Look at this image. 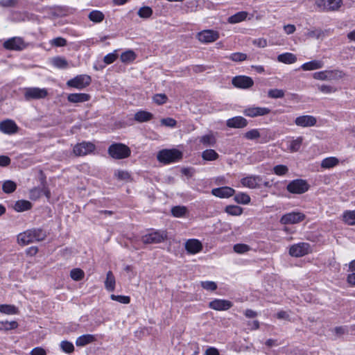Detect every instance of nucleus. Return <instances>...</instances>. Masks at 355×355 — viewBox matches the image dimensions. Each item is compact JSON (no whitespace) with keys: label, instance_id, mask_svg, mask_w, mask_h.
<instances>
[{"label":"nucleus","instance_id":"obj_2","mask_svg":"<svg viewBox=\"0 0 355 355\" xmlns=\"http://www.w3.org/2000/svg\"><path fill=\"white\" fill-rule=\"evenodd\" d=\"M182 157V152L175 148L162 150L159 151L157 155L158 161L164 164L176 162Z\"/></svg>","mask_w":355,"mask_h":355},{"label":"nucleus","instance_id":"obj_17","mask_svg":"<svg viewBox=\"0 0 355 355\" xmlns=\"http://www.w3.org/2000/svg\"><path fill=\"white\" fill-rule=\"evenodd\" d=\"M316 118L311 115L300 116L295 120V123L297 126L303 128L314 126L316 124Z\"/></svg>","mask_w":355,"mask_h":355},{"label":"nucleus","instance_id":"obj_11","mask_svg":"<svg viewBox=\"0 0 355 355\" xmlns=\"http://www.w3.org/2000/svg\"><path fill=\"white\" fill-rule=\"evenodd\" d=\"M197 38L200 42L211 43L219 38V34L214 30H204L198 33Z\"/></svg>","mask_w":355,"mask_h":355},{"label":"nucleus","instance_id":"obj_12","mask_svg":"<svg viewBox=\"0 0 355 355\" xmlns=\"http://www.w3.org/2000/svg\"><path fill=\"white\" fill-rule=\"evenodd\" d=\"M95 146L92 143L83 141L75 145L73 150L76 156H84L93 152Z\"/></svg>","mask_w":355,"mask_h":355},{"label":"nucleus","instance_id":"obj_46","mask_svg":"<svg viewBox=\"0 0 355 355\" xmlns=\"http://www.w3.org/2000/svg\"><path fill=\"white\" fill-rule=\"evenodd\" d=\"M137 14L141 18H149L153 14V10L148 6H144L138 10Z\"/></svg>","mask_w":355,"mask_h":355},{"label":"nucleus","instance_id":"obj_39","mask_svg":"<svg viewBox=\"0 0 355 355\" xmlns=\"http://www.w3.org/2000/svg\"><path fill=\"white\" fill-rule=\"evenodd\" d=\"M327 80H337L343 76V72L339 70H325Z\"/></svg>","mask_w":355,"mask_h":355},{"label":"nucleus","instance_id":"obj_18","mask_svg":"<svg viewBox=\"0 0 355 355\" xmlns=\"http://www.w3.org/2000/svg\"><path fill=\"white\" fill-rule=\"evenodd\" d=\"M185 249L190 254H196L202 250V245L198 239H189L185 243Z\"/></svg>","mask_w":355,"mask_h":355},{"label":"nucleus","instance_id":"obj_61","mask_svg":"<svg viewBox=\"0 0 355 355\" xmlns=\"http://www.w3.org/2000/svg\"><path fill=\"white\" fill-rule=\"evenodd\" d=\"M18 3V0H0V6L3 8L15 7Z\"/></svg>","mask_w":355,"mask_h":355},{"label":"nucleus","instance_id":"obj_22","mask_svg":"<svg viewBox=\"0 0 355 355\" xmlns=\"http://www.w3.org/2000/svg\"><path fill=\"white\" fill-rule=\"evenodd\" d=\"M89 99V94L84 93L70 94L67 96L68 101L73 103H84L88 101Z\"/></svg>","mask_w":355,"mask_h":355},{"label":"nucleus","instance_id":"obj_63","mask_svg":"<svg viewBox=\"0 0 355 355\" xmlns=\"http://www.w3.org/2000/svg\"><path fill=\"white\" fill-rule=\"evenodd\" d=\"M313 78L320 80H327L325 71L315 72L313 74Z\"/></svg>","mask_w":355,"mask_h":355},{"label":"nucleus","instance_id":"obj_13","mask_svg":"<svg viewBox=\"0 0 355 355\" xmlns=\"http://www.w3.org/2000/svg\"><path fill=\"white\" fill-rule=\"evenodd\" d=\"M241 184L250 189L259 188L262 185V178L260 175H248L241 180Z\"/></svg>","mask_w":355,"mask_h":355},{"label":"nucleus","instance_id":"obj_30","mask_svg":"<svg viewBox=\"0 0 355 355\" xmlns=\"http://www.w3.org/2000/svg\"><path fill=\"white\" fill-rule=\"evenodd\" d=\"M199 141L205 146H214L216 142V139L213 133H209L200 137Z\"/></svg>","mask_w":355,"mask_h":355},{"label":"nucleus","instance_id":"obj_33","mask_svg":"<svg viewBox=\"0 0 355 355\" xmlns=\"http://www.w3.org/2000/svg\"><path fill=\"white\" fill-rule=\"evenodd\" d=\"M202 157L206 161H214L219 157V155L213 149H207L202 153Z\"/></svg>","mask_w":355,"mask_h":355},{"label":"nucleus","instance_id":"obj_25","mask_svg":"<svg viewBox=\"0 0 355 355\" xmlns=\"http://www.w3.org/2000/svg\"><path fill=\"white\" fill-rule=\"evenodd\" d=\"M96 338L94 335L85 334L79 336L76 340V345L78 347H83L87 344L95 341Z\"/></svg>","mask_w":355,"mask_h":355},{"label":"nucleus","instance_id":"obj_20","mask_svg":"<svg viewBox=\"0 0 355 355\" xmlns=\"http://www.w3.org/2000/svg\"><path fill=\"white\" fill-rule=\"evenodd\" d=\"M226 125L229 128H243L248 125V121L243 116H234L227 121Z\"/></svg>","mask_w":355,"mask_h":355},{"label":"nucleus","instance_id":"obj_36","mask_svg":"<svg viewBox=\"0 0 355 355\" xmlns=\"http://www.w3.org/2000/svg\"><path fill=\"white\" fill-rule=\"evenodd\" d=\"M104 14L99 10H92L88 15V18L95 23L101 22L104 19Z\"/></svg>","mask_w":355,"mask_h":355},{"label":"nucleus","instance_id":"obj_60","mask_svg":"<svg viewBox=\"0 0 355 355\" xmlns=\"http://www.w3.org/2000/svg\"><path fill=\"white\" fill-rule=\"evenodd\" d=\"M42 189L37 187H34L30 190V198L31 200L38 199L42 194Z\"/></svg>","mask_w":355,"mask_h":355},{"label":"nucleus","instance_id":"obj_44","mask_svg":"<svg viewBox=\"0 0 355 355\" xmlns=\"http://www.w3.org/2000/svg\"><path fill=\"white\" fill-rule=\"evenodd\" d=\"M85 273L83 270L80 268H74L70 272V277L75 281H80L83 279Z\"/></svg>","mask_w":355,"mask_h":355},{"label":"nucleus","instance_id":"obj_26","mask_svg":"<svg viewBox=\"0 0 355 355\" xmlns=\"http://www.w3.org/2000/svg\"><path fill=\"white\" fill-rule=\"evenodd\" d=\"M116 280L112 271H108L105 281V288L108 291H114L115 289Z\"/></svg>","mask_w":355,"mask_h":355},{"label":"nucleus","instance_id":"obj_62","mask_svg":"<svg viewBox=\"0 0 355 355\" xmlns=\"http://www.w3.org/2000/svg\"><path fill=\"white\" fill-rule=\"evenodd\" d=\"M31 355H46V352L42 347H37L31 350Z\"/></svg>","mask_w":355,"mask_h":355},{"label":"nucleus","instance_id":"obj_49","mask_svg":"<svg viewBox=\"0 0 355 355\" xmlns=\"http://www.w3.org/2000/svg\"><path fill=\"white\" fill-rule=\"evenodd\" d=\"M110 298L116 301L121 304H129L130 302V298L129 296H125V295H111Z\"/></svg>","mask_w":355,"mask_h":355},{"label":"nucleus","instance_id":"obj_56","mask_svg":"<svg viewBox=\"0 0 355 355\" xmlns=\"http://www.w3.org/2000/svg\"><path fill=\"white\" fill-rule=\"evenodd\" d=\"M230 58L234 62H241L246 60L247 55L243 53H234L230 55Z\"/></svg>","mask_w":355,"mask_h":355},{"label":"nucleus","instance_id":"obj_4","mask_svg":"<svg viewBox=\"0 0 355 355\" xmlns=\"http://www.w3.org/2000/svg\"><path fill=\"white\" fill-rule=\"evenodd\" d=\"M168 237L165 230H153L141 237L144 244H157L164 242Z\"/></svg>","mask_w":355,"mask_h":355},{"label":"nucleus","instance_id":"obj_59","mask_svg":"<svg viewBox=\"0 0 355 355\" xmlns=\"http://www.w3.org/2000/svg\"><path fill=\"white\" fill-rule=\"evenodd\" d=\"M117 57H118V55L116 53V51H114V52L106 55L104 57L103 60H104L105 63H106L107 64H112V62H114L115 61V60L117 58Z\"/></svg>","mask_w":355,"mask_h":355},{"label":"nucleus","instance_id":"obj_7","mask_svg":"<svg viewBox=\"0 0 355 355\" xmlns=\"http://www.w3.org/2000/svg\"><path fill=\"white\" fill-rule=\"evenodd\" d=\"M92 82V78L86 74L78 75L67 82V85L78 89H83L89 86Z\"/></svg>","mask_w":355,"mask_h":355},{"label":"nucleus","instance_id":"obj_35","mask_svg":"<svg viewBox=\"0 0 355 355\" xmlns=\"http://www.w3.org/2000/svg\"><path fill=\"white\" fill-rule=\"evenodd\" d=\"M17 189V184L12 180H6L2 184V190L6 193H13Z\"/></svg>","mask_w":355,"mask_h":355},{"label":"nucleus","instance_id":"obj_1","mask_svg":"<svg viewBox=\"0 0 355 355\" xmlns=\"http://www.w3.org/2000/svg\"><path fill=\"white\" fill-rule=\"evenodd\" d=\"M46 237V234L43 230L33 228L19 234L17 242L21 245H26L31 243L42 241Z\"/></svg>","mask_w":355,"mask_h":355},{"label":"nucleus","instance_id":"obj_5","mask_svg":"<svg viewBox=\"0 0 355 355\" xmlns=\"http://www.w3.org/2000/svg\"><path fill=\"white\" fill-rule=\"evenodd\" d=\"M48 91L45 88L26 87L24 89V97L27 101L45 98Z\"/></svg>","mask_w":355,"mask_h":355},{"label":"nucleus","instance_id":"obj_9","mask_svg":"<svg viewBox=\"0 0 355 355\" xmlns=\"http://www.w3.org/2000/svg\"><path fill=\"white\" fill-rule=\"evenodd\" d=\"M341 0H315V6L320 10L330 11L338 10Z\"/></svg>","mask_w":355,"mask_h":355},{"label":"nucleus","instance_id":"obj_55","mask_svg":"<svg viewBox=\"0 0 355 355\" xmlns=\"http://www.w3.org/2000/svg\"><path fill=\"white\" fill-rule=\"evenodd\" d=\"M168 98L164 94H157L153 96V101L157 105H162L165 103Z\"/></svg>","mask_w":355,"mask_h":355},{"label":"nucleus","instance_id":"obj_14","mask_svg":"<svg viewBox=\"0 0 355 355\" xmlns=\"http://www.w3.org/2000/svg\"><path fill=\"white\" fill-rule=\"evenodd\" d=\"M232 83L234 87L244 89L250 88L254 85L253 80L250 77L245 76H236L233 78Z\"/></svg>","mask_w":355,"mask_h":355},{"label":"nucleus","instance_id":"obj_6","mask_svg":"<svg viewBox=\"0 0 355 355\" xmlns=\"http://www.w3.org/2000/svg\"><path fill=\"white\" fill-rule=\"evenodd\" d=\"M309 189L307 181L302 179H296L290 182L286 186L288 192L294 194H302Z\"/></svg>","mask_w":355,"mask_h":355},{"label":"nucleus","instance_id":"obj_64","mask_svg":"<svg viewBox=\"0 0 355 355\" xmlns=\"http://www.w3.org/2000/svg\"><path fill=\"white\" fill-rule=\"evenodd\" d=\"M10 163V159L9 157L6 155H0V166H7Z\"/></svg>","mask_w":355,"mask_h":355},{"label":"nucleus","instance_id":"obj_31","mask_svg":"<svg viewBox=\"0 0 355 355\" xmlns=\"http://www.w3.org/2000/svg\"><path fill=\"white\" fill-rule=\"evenodd\" d=\"M339 163V160L338 158L335 157H329L324 159L321 162V167L323 168H331Z\"/></svg>","mask_w":355,"mask_h":355},{"label":"nucleus","instance_id":"obj_51","mask_svg":"<svg viewBox=\"0 0 355 355\" xmlns=\"http://www.w3.org/2000/svg\"><path fill=\"white\" fill-rule=\"evenodd\" d=\"M53 64L60 69H64L67 67V62L66 60L61 58H54L52 60Z\"/></svg>","mask_w":355,"mask_h":355},{"label":"nucleus","instance_id":"obj_29","mask_svg":"<svg viewBox=\"0 0 355 355\" xmlns=\"http://www.w3.org/2000/svg\"><path fill=\"white\" fill-rule=\"evenodd\" d=\"M248 15V13L245 11H240V12H238L236 14L230 16L228 18L227 21L230 24L239 23V22L244 21L247 18Z\"/></svg>","mask_w":355,"mask_h":355},{"label":"nucleus","instance_id":"obj_27","mask_svg":"<svg viewBox=\"0 0 355 355\" xmlns=\"http://www.w3.org/2000/svg\"><path fill=\"white\" fill-rule=\"evenodd\" d=\"M153 115L147 111L140 110L135 113V120L139 122H146L152 119Z\"/></svg>","mask_w":355,"mask_h":355},{"label":"nucleus","instance_id":"obj_37","mask_svg":"<svg viewBox=\"0 0 355 355\" xmlns=\"http://www.w3.org/2000/svg\"><path fill=\"white\" fill-rule=\"evenodd\" d=\"M0 312L5 314L12 315L18 312L17 308L14 305L1 304Z\"/></svg>","mask_w":355,"mask_h":355},{"label":"nucleus","instance_id":"obj_43","mask_svg":"<svg viewBox=\"0 0 355 355\" xmlns=\"http://www.w3.org/2000/svg\"><path fill=\"white\" fill-rule=\"evenodd\" d=\"M225 211L232 216H239L243 213V209L237 205H228L225 207Z\"/></svg>","mask_w":355,"mask_h":355},{"label":"nucleus","instance_id":"obj_3","mask_svg":"<svg viewBox=\"0 0 355 355\" xmlns=\"http://www.w3.org/2000/svg\"><path fill=\"white\" fill-rule=\"evenodd\" d=\"M109 155L116 159L127 158L130 155V148L121 143L112 144L108 148Z\"/></svg>","mask_w":355,"mask_h":355},{"label":"nucleus","instance_id":"obj_10","mask_svg":"<svg viewBox=\"0 0 355 355\" xmlns=\"http://www.w3.org/2000/svg\"><path fill=\"white\" fill-rule=\"evenodd\" d=\"M310 251V245L307 243H299L291 246L289 254L294 257H300L307 254Z\"/></svg>","mask_w":355,"mask_h":355},{"label":"nucleus","instance_id":"obj_57","mask_svg":"<svg viewBox=\"0 0 355 355\" xmlns=\"http://www.w3.org/2000/svg\"><path fill=\"white\" fill-rule=\"evenodd\" d=\"M160 122L162 125L170 127V128L175 127L177 123L176 121L174 119L171 118V117L162 119H161Z\"/></svg>","mask_w":355,"mask_h":355},{"label":"nucleus","instance_id":"obj_53","mask_svg":"<svg viewBox=\"0 0 355 355\" xmlns=\"http://www.w3.org/2000/svg\"><path fill=\"white\" fill-rule=\"evenodd\" d=\"M201 286L207 291H215L217 288V284L212 281L201 282Z\"/></svg>","mask_w":355,"mask_h":355},{"label":"nucleus","instance_id":"obj_52","mask_svg":"<svg viewBox=\"0 0 355 355\" xmlns=\"http://www.w3.org/2000/svg\"><path fill=\"white\" fill-rule=\"evenodd\" d=\"M288 171V168L286 166L279 164L274 166L273 172L277 175H286Z\"/></svg>","mask_w":355,"mask_h":355},{"label":"nucleus","instance_id":"obj_16","mask_svg":"<svg viewBox=\"0 0 355 355\" xmlns=\"http://www.w3.org/2000/svg\"><path fill=\"white\" fill-rule=\"evenodd\" d=\"M270 110L268 107H250L243 110V114L250 117H256L268 114Z\"/></svg>","mask_w":355,"mask_h":355},{"label":"nucleus","instance_id":"obj_38","mask_svg":"<svg viewBox=\"0 0 355 355\" xmlns=\"http://www.w3.org/2000/svg\"><path fill=\"white\" fill-rule=\"evenodd\" d=\"M234 200L239 204L248 205L250 202V197L245 193H239L234 196Z\"/></svg>","mask_w":355,"mask_h":355},{"label":"nucleus","instance_id":"obj_32","mask_svg":"<svg viewBox=\"0 0 355 355\" xmlns=\"http://www.w3.org/2000/svg\"><path fill=\"white\" fill-rule=\"evenodd\" d=\"M303 137H298L295 139H293L290 141L288 149L291 153L297 152L302 144L303 142Z\"/></svg>","mask_w":355,"mask_h":355},{"label":"nucleus","instance_id":"obj_34","mask_svg":"<svg viewBox=\"0 0 355 355\" xmlns=\"http://www.w3.org/2000/svg\"><path fill=\"white\" fill-rule=\"evenodd\" d=\"M136 58V55L133 51L128 50L121 53L120 59L123 63H130Z\"/></svg>","mask_w":355,"mask_h":355},{"label":"nucleus","instance_id":"obj_48","mask_svg":"<svg viewBox=\"0 0 355 355\" xmlns=\"http://www.w3.org/2000/svg\"><path fill=\"white\" fill-rule=\"evenodd\" d=\"M244 137L249 140L257 139L260 137V133L259 130L252 129L246 132L244 135Z\"/></svg>","mask_w":355,"mask_h":355},{"label":"nucleus","instance_id":"obj_8","mask_svg":"<svg viewBox=\"0 0 355 355\" xmlns=\"http://www.w3.org/2000/svg\"><path fill=\"white\" fill-rule=\"evenodd\" d=\"M305 215L300 211H292L284 214L280 218V223L283 225L296 224L305 219Z\"/></svg>","mask_w":355,"mask_h":355},{"label":"nucleus","instance_id":"obj_23","mask_svg":"<svg viewBox=\"0 0 355 355\" xmlns=\"http://www.w3.org/2000/svg\"><path fill=\"white\" fill-rule=\"evenodd\" d=\"M324 67V62L322 60H313L310 62L304 63L301 66V69L304 71H312L321 69Z\"/></svg>","mask_w":355,"mask_h":355},{"label":"nucleus","instance_id":"obj_58","mask_svg":"<svg viewBox=\"0 0 355 355\" xmlns=\"http://www.w3.org/2000/svg\"><path fill=\"white\" fill-rule=\"evenodd\" d=\"M114 175L120 180H128L130 179V174L125 171L118 170L115 171Z\"/></svg>","mask_w":355,"mask_h":355},{"label":"nucleus","instance_id":"obj_42","mask_svg":"<svg viewBox=\"0 0 355 355\" xmlns=\"http://www.w3.org/2000/svg\"><path fill=\"white\" fill-rule=\"evenodd\" d=\"M187 211V209L184 206H175L171 209L172 215L175 217H182Z\"/></svg>","mask_w":355,"mask_h":355},{"label":"nucleus","instance_id":"obj_41","mask_svg":"<svg viewBox=\"0 0 355 355\" xmlns=\"http://www.w3.org/2000/svg\"><path fill=\"white\" fill-rule=\"evenodd\" d=\"M343 220L347 225L355 224V211H346L343 214Z\"/></svg>","mask_w":355,"mask_h":355},{"label":"nucleus","instance_id":"obj_40","mask_svg":"<svg viewBox=\"0 0 355 355\" xmlns=\"http://www.w3.org/2000/svg\"><path fill=\"white\" fill-rule=\"evenodd\" d=\"M18 324L16 321H0V331H8L15 329Z\"/></svg>","mask_w":355,"mask_h":355},{"label":"nucleus","instance_id":"obj_21","mask_svg":"<svg viewBox=\"0 0 355 355\" xmlns=\"http://www.w3.org/2000/svg\"><path fill=\"white\" fill-rule=\"evenodd\" d=\"M0 130L6 134H13L17 130V124L12 120H5L0 123Z\"/></svg>","mask_w":355,"mask_h":355},{"label":"nucleus","instance_id":"obj_19","mask_svg":"<svg viewBox=\"0 0 355 355\" xmlns=\"http://www.w3.org/2000/svg\"><path fill=\"white\" fill-rule=\"evenodd\" d=\"M235 190L229 187L215 188L211 190V193L218 198H229L234 196Z\"/></svg>","mask_w":355,"mask_h":355},{"label":"nucleus","instance_id":"obj_24","mask_svg":"<svg viewBox=\"0 0 355 355\" xmlns=\"http://www.w3.org/2000/svg\"><path fill=\"white\" fill-rule=\"evenodd\" d=\"M31 207V202L26 200H17L13 206L14 209L18 212L29 210Z\"/></svg>","mask_w":355,"mask_h":355},{"label":"nucleus","instance_id":"obj_45","mask_svg":"<svg viewBox=\"0 0 355 355\" xmlns=\"http://www.w3.org/2000/svg\"><path fill=\"white\" fill-rule=\"evenodd\" d=\"M285 95L283 89H272L268 90V96L271 98H281Z\"/></svg>","mask_w":355,"mask_h":355},{"label":"nucleus","instance_id":"obj_50","mask_svg":"<svg viewBox=\"0 0 355 355\" xmlns=\"http://www.w3.org/2000/svg\"><path fill=\"white\" fill-rule=\"evenodd\" d=\"M250 250L249 245L243 243H238L234 245V250L239 254H243Z\"/></svg>","mask_w":355,"mask_h":355},{"label":"nucleus","instance_id":"obj_54","mask_svg":"<svg viewBox=\"0 0 355 355\" xmlns=\"http://www.w3.org/2000/svg\"><path fill=\"white\" fill-rule=\"evenodd\" d=\"M3 44H24V41L22 37H13L6 40Z\"/></svg>","mask_w":355,"mask_h":355},{"label":"nucleus","instance_id":"obj_15","mask_svg":"<svg viewBox=\"0 0 355 355\" xmlns=\"http://www.w3.org/2000/svg\"><path fill=\"white\" fill-rule=\"evenodd\" d=\"M232 306V302L222 299H215L209 303V307L216 311H227Z\"/></svg>","mask_w":355,"mask_h":355},{"label":"nucleus","instance_id":"obj_28","mask_svg":"<svg viewBox=\"0 0 355 355\" xmlns=\"http://www.w3.org/2000/svg\"><path fill=\"white\" fill-rule=\"evenodd\" d=\"M277 60L284 64H293L296 62L297 57L291 53H284L278 55Z\"/></svg>","mask_w":355,"mask_h":355},{"label":"nucleus","instance_id":"obj_47","mask_svg":"<svg viewBox=\"0 0 355 355\" xmlns=\"http://www.w3.org/2000/svg\"><path fill=\"white\" fill-rule=\"evenodd\" d=\"M60 348L66 353H71L74 351V346L73 343L67 340L61 342Z\"/></svg>","mask_w":355,"mask_h":355}]
</instances>
